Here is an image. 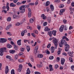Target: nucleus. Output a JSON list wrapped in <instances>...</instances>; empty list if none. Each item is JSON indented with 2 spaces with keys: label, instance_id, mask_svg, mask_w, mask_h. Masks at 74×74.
<instances>
[{
  "label": "nucleus",
  "instance_id": "obj_11",
  "mask_svg": "<svg viewBox=\"0 0 74 74\" xmlns=\"http://www.w3.org/2000/svg\"><path fill=\"white\" fill-rule=\"evenodd\" d=\"M9 71V69H8V66H6L5 68V74H7Z\"/></svg>",
  "mask_w": 74,
  "mask_h": 74
},
{
  "label": "nucleus",
  "instance_id": "obj_40",
  "mask_svg": "<svg viewBox=\"0 0 74 74\" xmlns=\"http://www.w3.org/2000/svg\"><path fill=\"white\" fill-rule=\"evenodd\" d=\"M60 11L61 12H62L63 13L65 11V10L64 9H62L60 10Z\"/></svg>",
  "mask_w": 74,
  "mask_h": 74
},
{
  "label": "nucleus",
  "instance_id": "obj_50",
  "mask_svg": "<svg viewBox=\"0 0 74 74\" xmlns=\"http://www.w3.org/2000/svg\"><path fill=\"white\" fill-rule=\"evenodd\" d=\"M29 5H34V3H31L29 4Z\"/></svg>",
  "mask_w": 74,
  "mask_h": 74
},
{
  "label": "nucleus",
  "instance_id": "obj_10",
  "mask_svg": "<svg viewBox=\"0 0 74 74\" xmlns=\"http://www.w3.org/2000/svg\"><path fill=\"white\" fill-rule=\"evenodd\" d=\"M73 51H72V52L71 51H69L68 52V54L71 57H73Z\"/></svg>",
  "mask_w": 74,
  "mask_h": 74
},
{
  "label": "nucleus",
  "instance_id": "obj_3",
  "mask_svg": "<svg viewBox=\"0 0 74 74\" xmlns=\"http://www.w3.org/2000/svg\"><path fill=\"white\" fill-rule=\"evenodd\" d=\"M53 43L54 44L55 49H57V46H58V40H56V38H54L53 40Z\"/></svg>",
  "mask_w": 74,
  "mask_h": 74
},
{
  "label": "nucleus",
  "instance_id": "obj_9",
  "mask_svg": "<svg viewBox=\"0 0 74 74\" xmlns=\"http://www.w3.org/2000/svg\"><path fill=\"white\" fill-rule=\"evenodd\" d=\"M19 68L18 69V71L19 72H21L22 69V64H20L19 66Z\"/></svg>",
  "mask_w": 74,
  "mask_h": 74
},
{
  "label": "nucleus",
  "instance_id": "obj_60",
  "mask_svg": "<svg viewBox=\"0 0 74 74\" xmlns=\"http://www.w3.org/2000/svg\"><path fill=\"white\" fill-rule=\"evenodd\" d=\"M18 55L17 54H16V55L14 57L16 59H18Z\"/></svg>",
  "mask_w": 74,
  "mask_h": 74
},
{
  "label": "nucleus",
  "instance_id": "obj_26",
  "mask_svg": "<svg viewBox=\"0 0 74 74\" xmlns=\"http://www.w3.org/2000/svg\"><path fill=\"white\" fill-rule=\"evenodd\" d=\"M7 46L8 48H11L12 47V46L10 44H7Z\"/></svg>",
  "mask_w": 74,
  "mask_h": 74
},
{
  "label": "nucleus",
  "instance_id": "obj_57",
  "mask_svg": "<svg viewBox=\"0 0 74 74\" xmlns=\"http://www.w3.org/2000/svg\"><path fill=\"white\" fill-rule=\"evenodd\" d=\"M35 74H41V73L38 72L36 71L35 72Z\"/></svg>",
  "mask_w": 74,
  "mask_h": 74
},
{
  "label": "nucleus",
  "instance_id": "obj_41",
  "mask_svg": "<svg viewBox=\"0 0 74 74\" xmlns=\"http://www.w3.org/2000/svg\"><path fill=\"white\" fill-rule=\"evenodd\" d=\"M47 25V22H45L43 23L44 26H45Z\"/></svg>",
  "mask_w": 74,
  "mask_h": 74
},
{
  "label": "nucleus",
  "instance_id": "obj_34",
  "mask_svg": "<svg viewBox=\"0 0 74 74\" xmlns=\"http://www.w3.org/2000/svg\"><path fill=\"white\" fill-rule=\"evenodd\" d=\"M63 44H62V43L60 42L59 44V46L60 47H63Z\"/></svg>",
  "mask_w": 74,
  "mask_h": 74
},
{
  "label": "nucleus",
  "instance_id": "obj_47",
  "mask_svg": "<svg viewBox=\"0 0 74 74\" xmlns=\"http://www.w3.org/2000/svg\"><path fill=\"white\" fill-rule=\"evenodd\" d=\"M31 35L34 37H36V35H35V34H34V33H32L31 34Z\"/></svg>",
  "mask_w": 74,
  "mask_h": 74
},
{
  "label": "nucleus",
  "instance_id": "obj_14",
  "mask_svg": "<svg viewBox=\"0 0 74 74\" xmlns=\"http://www.w3.org/2000/svg\"><path fill=\"white\" fill-rule=\"evenodd\" d=\"M41 17L43 19H47V16H45V14H42L41 15Z\"/></svg>",
  "mask_w": 74,
  "mask_h": 74
},
{
  "label": "nucleus",
  "instance_id": "obj_64",
  "mask_svg": "<svg viewBox=\"0 0 74 74\" xmlns=\"http://www.w3.org/2000/svg\"><path fill=\"white\" fill-rule=\"evenodd\" d=\"M71 5L72 7H74V3H71Z\"/></svg>",
  "mask_w": 74,
  "mask_h": 74
},
{
  "label": "nucleus",
  "instance_id": "obj_4",
  "mask_svg": "<svg viewBox=\"0 0 74 74\" xmlns=\"http://www.w3.org/2000/svg\"><path fill=\"white\" fill-rule=\"evenodd\" d=\"M64 45L65 46V50L66 52H67L69 50V49L70 48V46L69 44H65Z\"/></svg>",
  "mask_w": 74,
  "mask_h": 74
},
{
  "label": "nucleus",
  "instance_id": "obj_2",
  "mask_svg": "<svg viewBox=\"0 0 74 74\" xmlns=\"http://www.w3.org/2000/svg\"><path fill=\"white\" fill-rule=\"evenodd\" d=\"M7 49L5 47L2 48L0 49V56H3L4 54V52H7L6 51Z\"/></svg>",
  "mask_w": 74,
  "mask_h": 74
},
{
  "label": "nucleus",
  "instance_id": "obj_53",
  "mask_svg": "<svg viewBox=\"0 0 74 74\" xmlns=\"http://www.w3.org/2000/svg\"><path fill=\"white\" fill-rule=\"evenodd\" d=\"M50 47H51V44L49 43V44L48 45H47V47L48 48H49Z\"/></svg>",
  "mask_w": 74,
  "mask_h": 74
},
{
  "label": "nucleus",
  "instance_id": "obj_44",
  "mask_svg": "<svg viewBox=\"0 0 74 74\" xmlns=\"http://www.w3.org/2000/svg\"><path fill=\"white\" fill-rule=\"evenodd\" d=\"M4 12L5 14L7 13V11L5 10H3L2 11V12Z\"/></svg>",
  "mask_w": 74,
  "mask_h": 74
},
{
  "label": "nucleus",
  "instance_id": "obj_38",
  "mask_svg": "<svg viewBox=\"0 0 74 74\" xmlns=\"http://www.w3.org/2000/svg\"><path fill=\"white\" fill-rule=\"evenodd\" d=\"M53 56H51L49 57V59L50 60H52V59H53Z\"/></svg>",
  "mask_w": 74,
  "mask_h": 74
},
{
  "label": "nucleus",
  "instance_id": "obj_8",
  "mask_svg": "<svg viewBox=\"0 0 74 74\" xmlns=\"http://www.w3.org/2000/svg\"><path fill=\"white\" fill-rule=\"evenodd\" d=\"M65 62V59L64 58H62L61 59V63L62 65H63Z\"/></svg>",
  "mask_w": 74,
  "mask_h": 74
},
{
  "label": "nucleus",
  "instance_id": "obj_39",
  "mask_svg": "<svg viewBox=\"0 0 74 74\" xmlns=\"http://www.w3.org/2000/svg\"><path fill=\"white\" fill-rule=\"evenodd\" d=\"M58 67H59V66L57 64H56V65L54 66L55 69H58Z\"/></svg>",
  "mask_w": 74,
  "mask_h": 74
},
{
  "label": "nucleus",
  "instance_id": "obj_19",
  "mask_svg": "<svg viewBox=\"0 0 74 74\" xmlns=\"http://www.w3.org/2000/svg\"><path fill=\"white\" fill-rule=\"evenodd\" d=\"M26 49L27 52H29L30 51V47L29 46H27Z\"/></svg>",
  "mask_w": 74,
  "mask_h": 74
},
{
  "label": "nucleus",
  "instance_id": "obj_59",
  "mask_svg": "<svg viewBox=\"0 0 74 74\" xmlns=\"http://www.w3.org/2000/svg\"><path fill=\"white\" fill-rule=\"evenodd\" d=\"M71 3V0H68V1L67 2V4H69Z\"/></svg>",
  "mask_w": 74,
  "mask_h": 74
},
{
  "label": "nucleus",
  "instance_id": "obj_43",
  "mask_svg": "<svg viewBox=\"0 0 74 74\" xmlns=\"http://www.w3.org/2000/svg\"><path fill=\"white\" fill-rule=\"evenodd\" d=\"M64 30L66 31L67 30V26H66V25L64 26Z\"/></svg>",
  "mask_w": 74,
  "mask_h": 74
},
{
  "label": "nucleus",
  "instance_id": "obj_15",
  "mask_svg": "<svg viewBox=\"0 0 74 74\" xmlns=\"http://www.w3.org/2000/svg\"><path fill=\"white\" fill-rule=\"evenodd\" d=\"M51 53H53L55 51V48L54 47L52 46L51 48Z\"/></svg>",
  "mask_w": 74,
  "mask_h": 74
},
{
  "label": "nucleus",
  "instance_id": "obj_33",
  "mask_svg": "<svg viewBox=\"0 0 74 74\" xmlns=\"http://www.w3.org/2000/svg\"><path fill=\"white\" fill-rule=\"evenodd\" d=\"M64 5L61 4L60 5L59 7L60 8H63V7H64Z\"/></svg>",
  "mask_w": 74,
  "mask_h": 74
},
{
  "label": "nucleus",
  "instance_id": "obj_32",
  "mask_svg": "<svg viewBox=\"0 0 74 74\" xmlns=\"http://www.w3.org/2000/svg\"><path fill=\"white\" fill-rule=\"evenodd\" d=\"M10 1H13V2L14 3H17V1H18V0H9Z\"/></svg>",
  "mask_w": 74,
  "mask_h": 74
},
{
  "label": "nucleus",
  "instance_id": "obj_45",
  "mask_svg": "<svg viewBox=\"0 0 74 74\" xmlns=\"http://www.w3.org/2000/svg\"><path fill=\"white\" fill-rule=\"evenodd\" d=\"M34 33L36 34H38V31L37 30H35L34 31Z\"/></svg>",
  "mask_w": 74,
  "mask_h": 74
},
{
  "label": "nucleus",
  "instance_id": "obj_5",
  "mask_svg": "<svg viewBox=\"0 0 74 74\" xmlns=\"http://www.w3.org/2000/svg\"><path fill=\"white\" fill-rule=\"evenodd\" d=\"M38 45H37L35 48L34 50V53H35L36 54H37L38 53H40V52L39 51H38Z\"/></svg>",
  "mask_w": 74,
  "mask_h": 74
},
{
  "label": "nucleus",
  "instance_id": "obj_1",
  "mask_svg": "<svg viewBox=\"0 0 74 74\" xmlns=\"http://www.w3.org/2000/svg\"><path fill=\"white\" fill-rule=\"evenodd\" d=\"M27 7L26 5H22L19 8L20 10H19V12L21 13H24L25 12V11H26L25 9Z\"/></svg>",
  "mask_w": 74,
  "mask_h": 74
},
{
  "label": "nucleus",
  "instance_id": "obj_22",
  "mask_svg": "<svg viewBox=\"0 0 74 74\" xmlns=\"http://www.w3.org/2000/svg\"><path fill=\"white\" fill-rule=\"evenodd\" d=\"M12 25L11 24H10L9 25H8L6 28V29L7 30H8L11 27Z\"/></svg>",
  "mask_w": 74,
  "mask_h": 74
},
{
  "label": "nucleus",
  "instance_id": "obj_24",
  "mask_svg": "<svg viewBox=\"0 0 74 74\" xmlns=\"http://www.w3.org/2000/svg\"><path fill=\"white\" fill-rule=\"evenodd\" d=\"M38 57L39 58H42L43 57V55L42 54H39L38 55Z\"/></svg>",
  "mask_w": 74,
  "mask_h": 74
},
{
  "label": "nucleus",
  "instance_id": "obj_23",
  "mask_svg": "<svg viewBox=\"0 0 74 74\" xmlns=\"http://www.w3.org/2000/svg\"><path fill=\"white\" fill-rule=\"evenodd\" d=\"M10 7H15V6H16V5L14 4L13 3H11L10 4Z\"/></svg>",
  "mask_w": 74,
  "mask_h": 74
},
{
  "label": "nucleus",
  "instance_id": "obj_49",
  "mask_svg": "<svg viewBox=\"0 0 74 74\" xmlns=\"http://www.w3.org/2000/svg\"><path fill=\"white\" fill-rule=\"evenodd\" d=\"M28 12H32V10L30 8H28Z\"/></svg>",
  "mask_w": 74,
  "mask_h": 74
},
{
  "label": "nucleus",
  "instance_id": "obj_51",
  "mask_svg": "<svg viewBox=\"0 0 74 74\" xmlns=\"http://www.w3.org/2000/svg\"><path fill=\"white\" fill-rule=\"evenodd\" d=\"M30 60L32 62H34V59L33 57H32L30 58Z\"/></svg>",
  "mask_w": 74,
  "mask_h": 74
},
{
  "label": "nucleus",
  "instance_id": "obj_37",
  "mask_svg": "<svg viewBox=\"0 0 74 74\" xmlns=\"http://www.w3.org/2000/svg\"><path fill=\"white\" fill-rule=\"evenodd\" d=\"M60 1V0H55L54 2L55 3H59Z\"/></svg>",
  "mask_w": 74,
  "mask_h": 74
},
{
  "label": "nucleus",
  "instance_id": "obj_30",
  "mask_svg": "<svg viewBox=\"0 0 74 74\" xmlns=\"http://www.w3.org/2000/svg\"><path fill=\"white\" fill-rule=\"evenodd\" d=\"M47 20H48V22H49V23H50L51 21V18H50V17H48V18Z\"/></svg>",
  "mask_w": 74,
  "mask_h": 74
},
{
  "label": "nucleus",
  "instance_id": "obj_42",
  "mask_svg": "<svg viewBox=\"0 0 74 74\" xmlns=\"http://www.w3.org/2000/svg\"><path fill=\"white\" fill-rule=\"evenodd\" d=\"M23 60H22V59H20L18 60V62H23Z\"/></svg>",
  "mask_w": 74,
  "mask_h": 74
},
{
  "label": "nucleus",
  "instance_id": "obj_58",
  "mask_svg": "<svg viewBox=\"0 0 74 74\" xmlns=\"http://www.w3.org/2000/svg\"><path fill=\"white\" fill-rule=\"evenodd\" d=\"M46 10L47 11V12H49V8H46Z\"/></svg>",
  "mask_w": 74,
  "mask_h": 74
},
{
  "label": "nucleus",
  "instance_id": "obj_16",
  "mask_svg": "<svg viewBox=\"0 0 74 74\" xmlns=\"http://www.w3.org/2000/svg\"><path fill=\"white\" fill-rule=\"evenodd\" d=\"M16 51L15 50H10L9 51L10 53L12 54H14Z\"/></svg>",
  "mask_w": 74,
  "mask_h": 74
},
{
  "label": "nucleus",
  "instance_id": "obj_36",
  "mask_svg": "<svg viewBox=\"0 0 74 74\" xmlns=\"http://www.w3.org/2000/svg\"><path fill=\"white\" fill-rule=\"evenodd\" d=\"M63 22L64 24H66L67 22V20H66L65 19L63 20Z\"/></svg>",
  "mask_w": 74,
  "mask_h": 74
},
{
  "label": "nucleus",
  "instance_id": "obj_29",
  "mask_svg": "<svg viewBox=\"0 0 74 74\" xmlns=\"http://www.w3.org/2000/svg\"><path fill=\"white\" fill-rule=\"evenodd\" d=\"M50 4V2H49V1H47L46 3V6H48Z\"/></svg>",
  "mask_w": 74,
  "mask_h": 74
},
{
  "label": "nucleus",
  "instance_id": "obj_21",
  "mask_svg": "<svg viewBox=\"0 0 74 74\" xmlns=\"http://www.w3.org/2000/svg\"><path fill=\"white\" fill-rule=\"evenodd\" d=\"M28 18H30L32 16V12H28Z\"/></svg>",
  "mask_w": 74,
  "mask_h": 74
},
{
  "label": "nucleus",
  "instance_id": "obj_7",
  "mask_svg": "<svg viewBox=\"0 0 74 74\" xmlns=\"http://www.w3.org/2000/svg\"><path fill=\"white\" fill-rule=\"evenodd\" d=\"M64 26L63 25L61 26L59 29L60 31V32H62L63 31V28H64Z\"/></svg>",
  "mask_w": 74,
  "mask_h": 74
},
{
  "label": "nucleus",
  "instance_id": "obj_20",
  "mask_svg": "<svg viewBox=\"0 0 74 74\" xmlns=\"http://www.w3.org/2000/svg\"><path fill=\"white\" fill-rule=\"evenodd\" d=\"M50 7L52 11H53L54 10V7L52 5H51L50 6Z\"/></svg>",
  "mask_w": 74,
  "mask_h": 74
},
{
  "label": "nucleus",
  "instance_id": "obj_28",
  "mask_svg": "<svg viewBox=\"0 0 74 74\" xmlns=\"http://www.w3.org/2000/svg\"><path fill=\"white\" fill-rule=\"evenodd\" d=\"M14 48L15 49V50H18V47L17 46H16V45H14Z\"/></svg>",
  "mask_w": 74,
  "mask_h": 74
},
{
  "label": "nucleus",
  "instance_id": "obj_17",
  "mask_svg": "<svg viewBox=\"0 0 74 74\" xmlns=\"http://www.w3.org/2000/svg\"><path fill=\"white\" fill-rule=\"evenodd\" d=\"M30 74V71L29 69V68H28L27 70V73L26 74Z\"/></svg>",
  "mask_w": 74,
  "mask_h": 74
},
{
  "label": "nucleus",
  "instance_id": "obj_25",
  "mask_svg": "<svg viewBox=\"0 0 74 74\" xmlns=\"http://www.w3.org/2000/svg\"><path fill=\"white\" fill-rule=\"evenodd\" d=\"M7 21L8 22H10L11 21V18L10 17H9L7 18Z\"/></svg>",
  "mask_w": 74,
  "mask_h": 74
},
{
  "label": "nucleus",
  "instance_id": "obj_12",
  "mask_svg": "<svg viewBox=\"0 0 74 74\" xmlns=\"http://www.w3.org/2000/svg\"><path fill=\"white\" fill-rule=\"evenodd\" d=\"M61 42L62 44H63V45H64L67 43V42H66L65 40H61Z\"/></svg>",
  "mask_w": 74,
  "mask_h": 74
},
{
  "label": "nucleus",
  "instance_id": "obj_55",
  "mask_svg": "<svg viewBox=\"0 0 74 74\" xmlns=\"http://www.w3.org/2000/svg\"><path fill=\"white\" fill-rule=\"evenodd\" d=\"M21 35L22 36H23L25 35V33L23 32H22L21 33Z\"/></svg>",
  "mask_w": 74,
  "mask_h": 74
},
{
  "label": "nucleus",
  "instance_id": "obj_13",
  "mask_svg": "<svg viewBox=\"0 0 74 74\" xmlns=\"http://www.w3.org/2000/svg\"><path fill=\"white\" fill-rule=\"evenodd\" d=\"M56 31L55 30H53L52 32V34H53L54 36H56Z\"/></svg>",
  "mask_w": 74,
  "mask_h": 74
},
{
  "label": "nucleus",
  "instance_id": "obj_62",
  "mask_svg": "<svg viewBox=\"0 0 74 74\" xmlns=\"http://www.w3.org/2000/svg\"><path fill=\"white\" fill-rule=\"evenodd\" d=\"M71 69H72V70H73V71H74V66H71Z\"/></svg>",
  "mask_w": 74,
  "mask_h": 74
},
{
  "label": "nucleus",
  "instance_id": "obj_56",
  "mask_svg": "<svg viewBox=\"0 0 74 74\" xmlns=\"http://www.w3.org/2000/svg\"><path fill=\"white\" fill-rule=\"evenodd\" d=\"M46 53L47 54H48V55H49V54H50V52L49 51H47L46 52Z\"/></svg>",
  "mask_w": 74,
  "mask_h": 74
},
{
  "label": "nucleus",
  "instance_id": "obj_31",
  "mask_svg": "<svg viewBox=\"0 0 74 74\" xmlns=\"http://www.w3.org/2000/svg\"><path fill=\"white\" fill-rule=\"evenodd\" d=\"M11 74H15V72L14 69H12L11 71Z\"/></svg>",
  "mask_w": 74,
  "mask_h": 74
},
{
  "label": "nucleus",
  "instance_id": "obj_52",
  "mask_svg": "<svg viewBox=\"0 0 74 74\" xmlns=\"http://www.w3.org/2000/svg\"><path fill=\"white\" fill-rule=\"evenodd\" d=\"M21 4H22V3H20V2H17L16 3V5H20Z\"/></svg>",
  "mask_w": 74,
  "mask_h": 74
},
{
  "label": "nucleus",
  "instance_id": "obj_54",
  "mask_svg": "<svg viewBox=\"0 0 74 74\" xmlns=\"http://www.w3.org/2000/svg\"><path fill=\"white\" fill-rule=\"evenodd\" d=\"M45 31L47 32L48 31V27H46L45 29Z\"/></svg>",
  "mask_w": 74,
  "mask_h": 74
},
{
  "label": "nucleus",
  "instance_id": "obj_35",
  "mask_svg": "<svg viewBox=\"0 0 74 74\" xmlns=\"http://www.w3.org/2000/svg\"><path fill=\"white\" fill-rule=\"evenodd\" d=\"M17 15H16V14H14L13 16V18L14 19H15V18H17Z\"/></svg>",
  "mask_w": 74,
  "mask_h": 74
},
{
  "label": "nucleus",
  "instance_id": "obj_61",
  "mask_svg": "<svg viewBox=\"0 0 74 74\" xmlns=\"http://www.w3.org/2000/svg\"><path fill=\"white\" fill-rule=\"evenodd\" d=\"M23 54V52H20L19 54V56H21V55H22Z\"/></svg>",
  "mask_w": 74,
  "mask_h": 74
},
{
  "label": "nucleus",
  "instance_id": "obj_6",
  "mask_svg": "<svg viewBox=\"0 0 74 74\" xmlns=\"http://www.w3.org/2000/svg\"><path fill=\"white\" fill-rule=\"evenodd\" d=\"M7 41V40L5 38H1L0 40V42L4 43V42H5Z\"/></svg>",
  "mask_w": 74,
  "mask_h": 74
},
{
  "label": "nucleus",
  "instance_id": "obj_27",
  "mask_svg": "<svg viewBox=\"0 0 74 74\" xmlns=\"http://www.w3.org/2000/svg\"><path fill=\"white\" fill-rule=\"evenodd\" d=\"M34 21V19L32 18H31L29 20V22L31 23H32Z\"/></svg>",
  "mask_w": 74,
  "mask_h": 74
},
{
  "label": "nucleus",
  "instance_id": "obj_48",
  "mask_svg": "<svg viewBox=\"0 0 74 74\" xmlns=\"http://www.w3.org/2000/svg\"><path fill=\"white\" fill-rule=\"evenodd\" d=\"M11 58V57L9 56H6V58L7 59H10V58Z\"/></svg>",
  "mask_w": 74,
  "mask_h": 74
},
{
  "label": "nucleus",
  "instance_id": "obj_18",
  "mask_svg": "<svg viewBox=\"0 0 74 74\" xmlns=\"http://www.w3.org/2000/svg\"><path fill=\"white\" fill-rule=\"evenodd\" d=\"M17 43L18 45H21V40H18Z\"/></svg>",
  "mask_w": 74,
  "mask_h": 74
},
{
  "label": "nucleus",
  "instance_id": "obj_63",
  "mask_svg": "<svg viewBox=\"0 0 74 74\" xmlns=\"http://www.w3.org/2000/svg\"><path fill=\"white\" fill-rule=\"evenodd\" d=\"M16 26H19V25H20V23H16V25H15Z\"/></svg>",
  "mask_w": 74,
  "mask_h": 74
},
{
  "label": "nucleus",
  "instance_id": "obj_46",
  "mask_svg": "<svg viewBox=\"0 0 74 74\" xmlns=\"http://www.w3.org/2000/svg\"><path fill=\"white\" fill-rule=\"evenodd\" d=\"M10 43H11V44H12V45H13V46H14V45H15V43L12 41H11L10 42Z\"/></svg>",
  "mask_w": 74,
  "mask_h": 74
}]
</instances>
